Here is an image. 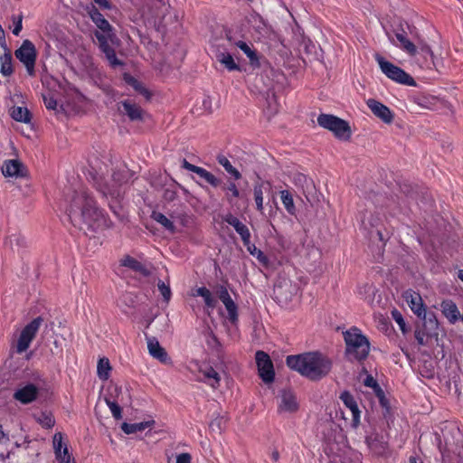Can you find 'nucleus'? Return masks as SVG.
Returning a JSON list of instances; mask_svg holds the SVG:
<instances>
[{"instance_id":"obj_1","label":"nucleus","mask_w":463,"mask_h":463,"mask_svg":"<svg viewBox=\"0 0 463 463\" xmlns=\"http://www.w3.org/2000/svg\"><path fill=\"white\" fill-rule=\"evenodd\" d=\"M68 216L71 224L85 234L109 227V220L96 206V203L86 191H80L73 197Z\"/></svg>"},{"instance_id":"obj_2","label":"nucleus","mask_w":463,"mask_h":463,"mask_svg":"<svg viewBox=\"0 0 463 463\" xmlns=\"http://www.w3.org/2000/svg\"><path fill=\"white\" fill-rule=\"evenodd\" d=\"M289 368L310 380H319L331 370V361L320 353H306L287 357Z\"/></svg>"},{"instance_id":"obj_3","label":"nucleus","mask_w":463,"mask_h":463,"mask_svg":"<svg viewBox=\"0 0 463 463\" xmlns=\"http://www.w3.org/2000/svg\"><path fill=\"white\" fill-rule=\"evenodd\" d=\"M395 39L390 35L389 39L399 48L402 49L412 57L420 56L423 61L420 62L421 67L430 68L434 63V54L430 45L423 40L419 39L416 43H411L403 31L394 33Z\"/></svg>"},{"instance_id":"obj_4","label":"nucleus","mask_w":463,"mask_h":463,"mask_svg":"<svg viewBox=\"0 0 463 463\" xmlns=\"http://www.w3.org/2000/svg\"><path fill=\"white\" fill-rule=\"evenodd\" d=\"M346 345L345 354L349 360H364L367 357L370 351L368 339L361 331L356 328H351L344 334Z\"/></svg>"},{"instance_id":"obj_5","label":"nucleus","mask_w":463,"mask_h":463,"mask_svg":"<svg viewBox=\"0 0 463 463\" xmlns=\"http://www.w3.org/2000/svg\"><path fill=\"white\" fill-rule=\"evenodd\" d=\"M338 442H329L326 449L329 463H361L359 454L351 449L345 442L344 435L339 436Z\"/></svg>"},{"instance_id":"obj_6","label":"nucleus","mask_w":463,"mask_h":463,"mask_svg":"<svg viewBox=\"0 0 463 463\" xmlns=\"http://www.w3.org/2000/svg\"><path fill=\"white\" fill-rule=\"evenodd\" d=\"M374 59L377 61L382 72L390 80L407 86H415L413 78L400 67L386 61L382 55L376 53Z\"/></svg>"},{"instance_id":"obj_7","label":"nucleus","mask_w":463,"mask_h":463,"mask_svg":"<svg viewBox=\"0 0 463 463\" xmlns=\"http://www.w3.org/2000/svg\"><path fill=\"white\" fill-rule=\"evenodd\" d=\"M317 123L320 127L331 131L339 138L346 140L351 136V129L347 122L328 114H321L317 118Z\"/></svg>"},{"instance_id":"obj_8","label":"nucleus","mask_w":463,"mask_h":463,"mask_svg":"<svg viewBox=\"0 0 463 463\" xmlns=\"http://www.w3.org/2000/svg\"><path fill=\"white\" fill-rule=\"evenodd\" d=\"M14 54L25 67L28 75L33 77L35 75V61L37 58L34 44L29 40H24Z\"/></svg>"},{"instance_id":"obj_9","label":"nucleus","mask_w":463,"mask_h":463,"mask_svg":"<svg viewBox=\"0 0 463 463\" xmlns=\"http://www.w3.org/2000/svg\"><path fill=\"white\" fill-rule=\"evenodd\" d=\"M132 177V173L128 169L126 165H122L118 171L113 173V184L108 185L107 184H97L98 189L104 195H110L112 198H117L119 196V186L123 183H127Z\"/></svg>"},{"instance_id":"obj_10","label":"nucleus","mask_w":463,"mask_h":463,"mask_svg":"<svg viewBox=\"0 0 463 463\" xmlns=\"http://www.w3.org/2000/svg\"><path fill=\"white\" fill-rule=\"evenodd\" d=\"M277 408L279 414H293L299 409L296 393L290 389H282L277 396Z\"/></svg>"},{"instance_id":"obj_11","label":"nucleus","mask_w":463,"mask_h":463,"mask_svg":"<svg viewBox=\"0 0 463 463\" xmlns=\"http://www.w3.org/2000/svg\"><path fill=\"white\" fill-rule=\"evenodd\" d=\"M42 317H38L23 328L16 344V352L18 354H22L29 348L42 325Z\"/></svg>"},{"instance_id":"obj_12","label":"nucleus","mask_w":463,"mask_h":463,"mask_svg":"<svg viewBox=\"0 0 463 463\" xmlns=\"http://www.w3.org/2000/svg\"><path fill=\"white\" fill-rule=\"evenodd\" d=\"M255 359L259 375L261 380L266 383H272L274 381L275 373L273 364L269 354L263 351H258L255 354Z\"/></svg>"},{"instance_id":"obj_13","label":"nucleus","mask_w":463,"mask_h":463,"mask_svg":"<svg viewBox=\"0 0 463 463\" xmlns=\"http://www.w3.org/2000/svg\"><path fill=\"white\" fill-rule=\"evenodd\" d=\"M366 105L371 109L373 114L378 118H380L383 122L386 124H391L392 122L393 113L387 106H385L382 102L374 99H368L366 100Z\"/></svg>"},{"instance_id":"obj_14","label":"nucleus","mask_w":463,"mask_h":463,"mask_svg":"<svg viewBox=\"0 0 463 463\" xmlns=\"http://www.w3.org/2000/svg\"><path fill=\"white\" fill-rule=\"evenodd\" d=\"M340 399L345 406L349 410L351 414L350 426L354 429L357 428L360 423L361 411L358 409L357 402L353 395L348 392H344L340 395Z\"/></svg>"},{"instance_id":"obj_15","label":"nucleus","mask_w":463,"mask_h":463,"mask_svg":"<svg viewBox=\"0 0 463 463\" xmlns=\"http://www.w3.org/2000/svg\"><path fill=\"white\" fill-rule=\"evenodd\" d=\"M404 298L411 311L420 319L426 318V309L420 295L409 290L404 293Z\"/></svg>"},{"instance_id":"obj_16","label":"nucleus","mask_w":463,"mask_h":463,"mask_svg":"<svg viewBox=\"0 0 463 463\" xmlns=\"http://www.w3.org/2000/svg\"><path fill=\"white\" fill-rule=\"evenodd\" d=\"M146 344L148 353L153 358L165 364H171V359L168 356L166 351L160 345L158 340L156 337L146 336Z\"/></svg>"},{"instance_id":"obj_17","label":"nucleus","mask_w":463,"mask_h":463,"mask_svg":"<svg viewBox=\"0 0 463 463\" xmlns=\"http://www.w3.org/2000/svg\"><path fill=\"white\" fill-rule=\"evenodd\" d=\"M182 166L188 171L195 173L213 187H217L221 183L220 179H218L212 173L203 167L189 163L186 159L183 160Z\"/></svg>"},{"instance_id":"obj_18","label":"nucleus","mask_w":463,"mask_h":463,"mask_svg":"<svg viewBox=\"0 0 463 463\" xmlns=\"http://www.w3.org/2000/svg\"><path fill=\"white\" fill-rule=\"evenodd\" d=\"M38 395V388L32 383L26 384L21 388H18L14 397L20 402L26 404L33 402Z\"/></svg>"},{"instance_id":"obj_19","label":"nucleus","mask_w":463,"mask_h":463,"mask_svg":"<svg viewBox=\"0 0 463 463\" xmlns=\"http://www.w3.org/2000/svg\"><path fill=\"white\" fill-rule=\"evenodd\" d=\"M218 297L220 300L225 306V308L228 312L229 319L232 323H235L238 319L237 314V306L234 301L232 299L228 290L224 287H221Z\"/></svg>"},{"instance_id":"obj_20","label":"nucleus","mask_w":463,"mask_h":463,"mask_svg":"<svg viewBox=\"0 0 463 463\" xmlns=\"http://www.w3.org/2000/svg\"><path fill=\"white\" fill-rule=\"evenodd\" d=\"M1 170L2 174L5 177L17 178L24 175V165L19 160L16 159L5 160L2 165Z\"/></svg>"},{"instance_id":"obj_21","label":"nucleus","mask_w":463,"mask_h":463,"mask_svg":"<svg viewBox=\"0 0 463 463\" xmlns=\"http://www.w3.org/2000/svg\"><path fill=\"white\" fill-rule=\"evenodd\" d=\"M223 220L225 222L232 225L235 229V231L240 234L243 244H247L248 240L250 239V232L248 227L232 214L225 215Z\"/></svg>"},{"instance_id":"obj_22","label":"nucleus","mask_w":463,"mask_h":463,"mask_svg":"<svg viewBox=\"0 0 463 463\" xmlns=\"http://www.w3.org/2000/svg\"><path fill=\"white\" fill-rule=\"evenodd\" d=\"M367 444L370 449L378 456H383L388 450V442L378 434L371 435L367 438Z\"/></svg>"},{"instance_id":"obj_23","label":"nucleus","mask_w":463,"mask_h":463,"mask_svg":"<svg viewBox=\"0 0 463 463\" xmlns=\"http://www.w3.org/2000/svg\"><path fill=\"white\" fill-rule=\"evenodd\" d=\"M105 397H112L114 401L120 403L122 406H128L130 404V394L128 390H123L118 385L109 387V393Z\"/></svg>"},{"instance_id":"obj_24","label":"nucleus","mask_w":463,"mask_h":463,"mask_svg":"<svg viewBox=\"0 0 463 463\" xmlns=\"http://www.w3.org/2000/svg\"><path fill=\"white\" fill-rule=\"evenodd\" d=\"M88 14L92 22L99 29V31H112V27L109 24V23L104 18V16L99 12V10L94 5L88 7Z\"/></svg>"},{"instance_id":"obj_25","label":"nucleus","mask_w":463,"mask_h":463,"mask_svg":"<svg viewBox=\"0 0 463 463\" xmlns=\"http://www.w3.org/2000/svg\"><path fill=\"white\" fill-rule=\"evenodd\" d=\"M194 297L203 298L208 313L213 311L217 304V299L213 297L212 292L205 287L196 288L193 290Z\"/></svg>"},{"instance_id":"obj_26","label":"nucleus","mask_w":463,"mask_h":463,"mask_svg":"<svg viewBox=\"0 0 463 463\" xmlns=\"http://www.w3.org/2000/svg\"><path fill=\"white\" fill-rule=\"evenodd\" d=\"M441 311L445 317L451 324H455L460 317V313L457 305L452 300H444L441 305Z\"/></svg>"},{"instance_id":"obj_27","label":"nucleus","mask_w":463,"mask_h":463,"mask_svg":"<svg viewBox=\"0 0 463 463\" xmlns=\"http://www.w3.org/2000/svg\"><path fill=\"white\" fill-rule=\"evenodd\" d=\"M200 373L203 375V381L212 388L216 389L220 385L221 377L213 367H201Z\"/></svg>"},{"instance_id":"obj_28","label":"nucleus","mask_w":463,"mask_h":463,"mask_svg":"<svg viewBox=\"0 0 463 463\" xmlns=\"http://www.w3.org/2000/svg\"><path fill=\"white\" fill-rule=\"evenodd\" d=\"M12 55L7 49H0V73L5 77L13 73Z\"/></svg>"},{"instance_id":"obj_29","label":"nucleus","mask_w":463,"mask_h":463,"mask_svg":"<svg viewBox=\"0 0 463 463\" xmlns=\"http://www.w3.org/2000/svg\"><path fill=\"white\" fill-rule=\"evenodd\" d=\"M234 45L238 47L248 57L250 63L253 67H260L259 56L255 50L250 44L243 41H237Z\"/></svg>"},{"instance_id":"obj_30","label":"nucleus","mask_w":463,"mask_h":463,"mask_svg":"<svg viewBox=\"0 0 463 463\" xmlns=\"http://www.w3.org/2000/svg\"><path fill=\"white\" fill-rule=\"evenodd\" d=\"M270 187L269 183L260 182L254 184L253 194L256 203V208L260 213L263 212V193Z\"/></svg>"},{"instance_id":"obj_31","label":"nucleus","mask_w":463,"mask_h":463,"mask_svg":"<svg viewBox=\"0 0 463 463\" xmlns=\"http://www.w3.org/2000/svg\"><path fill=\"white\" fill-rule=\"evenodd\" d=\"M154 425H155V420H146V421H142V422H137V423L124 422L121 425V429L126 434H134L137 432L143 431L147 428H152Z\"/></svg>"},{"instance_id":"obj_32","label":"nucleus","mask_w":463,"mask_h":463,"mask_svg":"<svg viewBox=\"0 0 463 463\" xmlns=\"http://www.w3.org/2000/svg\"><path fill=\"white\" fill-rule=\"evenodd\" d=\"M122 107L124 113H126L131 120H142L144 111L139 106L126 100L122 102Z\"/></svg>"},{"instance_id":"obj_33","label":"nucleus","mask_w":463,"mask_h":463,"mask_svg":"<svg viewBox=\"0 0 463 463\" xmlns=\"http://www.w3.org/2000/svg\"><path fill=\"white\" fill-rule=\"evenodd\" d=\"M216 59L229 71H240V66L235 62L233 57L229 52H219Z\"/></svg>"},{"instance_id":"obj_34","label":"nucleus","mask_w":463,"mask_h":463,"mask_svg":"<svg viewBox=\"0 0 463 463\" xmlns=\"http://www.w3.org/2000/svg\"><path fill=\"white\" fill-rule=\"evenodd\" d=\"M244 246L247 248V250L250 252V254L255 257L261 265L265 267L269 266V261L268 257L254 244L250 243V240H248V243L244 244Z\"/></svg>"},{"instance_id":"obj_35","label":"nucleus","mask_w":463,"mask_h":463,"mask_svg":"<svg viewBox=\"0 0 463 463\" xmlns=\"http://www.w3.org/2000/svg\"><path fill=\"white\" fill-rule=\"evenodd\" d=\"M11 116L19 122L28 123L31 120L30 112L24 107H14L11 110Z\"/></svg>"},{"instance_id":"obj_36","label":"nucleus","mask_w":463,"mask_h":463,"mask_svg":"<svg viewBox=\"0 0 463 463\" xmlns=\"http://www.w3.org/2000/svg\"><path fill=\"white\" fill-rule=\"evenodd\" d=\"M111 370L110 364L108 358H100L97 365V373L100 380L106 381L109 377V372Z\"/></svg>"},{"instance_id":"obj_37","label":"nucleus","mask_w":463,"mask_h":463,"mask_svg":"<svg viewBox=\"0 0 463 463\" xmlns=\"http://www.w3.org/2000/svg\"><path fill=\"white\" fill-rule=\"evenodd\" d=\"M35 420L41 424L43 428L51 429L55 424V420L51 412L41 411L34 415Z\"/></svg>"},{"instance_id":"obj_38","label":"nucleus","mask_w":463,"mask_h":463,"mask_svg":"<svg viewBox=\"0 0 463 463\" xmlns=\"http://www.w3.org/2000/svg\"><path fill=\"white\" fill-rule=\"evenodd\" d=\"M218 163L225 169V171L233 176L235 180H239L241 177V173L232 165L227 157L224 156H219L217 157Z\"/></svg>"},{"instance_id":"obj_39","label":"nucleus","mask_w":463,"mask_h":463,"mask_svg":"<svg viewBox=\"0 0 463 463\" xmlns=\"http://www.w3.org/2000/svg\"><path fill=\"white\" fill-rule=\"evenodd\" d=\"M100 50L105 54L111 67L117 68L123 65L122 61L117 58L116 52L110 44L101 47Z\"/></svg>"},{"instance_id":"obj_40","label":"nucleus","mask_w":463,"mask_h":463,"mask_svg":"<svg viewBox=\"0 0 463 463\" xmlns=\"http://www.w3.org/2000/svg\"><path fill=\"white\" fill-rule=\"evenodd\" d=\"M122 265L144 275H146L147 273L146 268L141 262L129 256H127L122 260Z\"/></svg>"},{"instance_id":"obj_41","label":"nucleus","mask_w":463,"mask_h":463,"mask_svg":"<svg viewBox=\"0 0 463 463\" xmlns=\"http://www.w3.org/2000/svg\"><path fill=\"white\" fill-rule=\"evenodd\" d=\"M280 199L281 202L287 210V212L290 214H294L296 208L293 201V197L290 193L287 190H283L280 192Z\"/></svg>"},{"instance_id":"obj_42","label":"nucleus","mask_w":463,"mask_h":463,"mask_svg":"<svg viewBox=\"0 0 463 463\" xmlns=\"http://www.w3.org/2000/svg\"><path fill=\"white\" fill-rule=\"evenodd\" d=\"M151 217L156 222L160 223L164 228L170 232L175 231V225L172 221H170L165 214L159 212H153Z\"/></svg>"},{"instance_id":"obj_43","label":"nucleus","mask_w":463,"mask_h":463,"mask_svg":"<svg viewBox=\"0 0 463 463\" xmlns=\"http://www.w3.org/2000/svg\"><path fill=\"white\" fill-rule=\"evenodd\" d=\"M104 401L108 407L109 408L113 417L117 420L121 419L122 413H121V408L122 406L120 403L117 402V401H114L112 397H105Z\"/></svg>"},{"instance_id":"obj_44","label":"nucleus","mask_w":463,"mask_h":463,"mask_svg":"<svg viewBox=\"0 0 463 463\" xmlns=\"http://www.w3.org/2000/svg\"><path fill=\"white\" fill-rule=\"evenodd\" d=\"M104 401L108 407L109 408L113 417L117 420L121 419L122 413H121V408L122 406L120 403L117 402V401H114L112 397H105Z\"/></svg>"},{"instance_id":"obj_45","label":"nucleus","mask_w":463,"mask_h":463,"mask_svg":"<svg viewBox=\"0 0 463 463\" xmlns=\"http://www.w3.org/2000/svg\"><path fill=\"white\" fill-rule=\"evenodd\" d=\"M53 449L55 453V457H61L62 455L63 448L66 445H63V435L61 432H57L54 434L52 438Z\"/></svg>"},{"instance_id":"obj_46","label":"nucleus","mask_w":463,"mask_h":463,"mask_svg":"<svg viewBox=\"0 0 463 463\" xmlns=\"http://www.w3.org/2000/svg\"><path fill=\"white\" fill-rule=\"evenodd\" d=\"M95 36L99 42V48L106 47V45L110 44V43L113 41L112 31L96 32Z\"/></svg>"},{"instance_id":"obj_47","label":"nucleus","mask_w":463,"mask_h":463,"mask_svg":"<svg viewBox=\"0 0 463 463\" xmlns=\"http://www.w3.org/2000/svg\"><path fill=\"white\" fill-rule=\"evenodd\" d=\"M124 80L125 81L130 85L131 87H133L134 90H136L137 91L146 95L147 93L146 90L144 88V86L142 85L141 82H139L137 79H135L134 77L128 75V74H125L124 75Z\"/></svg>"},{"instance_id":"obj_48","label":"nucleus","mask_w":463,"mask_h":463,"mask_svg":"<svg viewBox=\"0 0 463 463\" xmlns=\"http://www.w3.org/2000/svg\"><path fill=\"white\" fill-rule=\"evenodd\" d=\"M157 288L165 301H169L172 296L170 286L165 281L158 280Z\"/></svg>"},{"instance_id":"obj_49","label":"nucleus","mask_w":463,"mask_h":463,"mask_svg":"<svg viewBox=\"0 0 463 463\" xmlns=\"http://www.w3.org/2000/svg\"><path fill=\"white\" fill-rule=\"evenodd\" d=\"M392 317L397 323V325L399 326V328L402 331V333H406L407 332L406 323H405V320H404L402 315L401 314V312L398 311L397 309H393L392 311Z\"/></svg>"},{"instance_id":"obj_50","label":"nucleus","mask_w":463,"mask_h":463,"mask_svg":"<svg viewBox=\"0 0 463 463\" xmlns=\"http://www.w3.org/2000/svg\"><path fill=\"white\" fill-rule=\"evenodd\" d=\"M43 99L45 107L50 110H57L58 109V102L53 98V96L50 93L43 94Z\"/></svg>"},{"instance_id":"obj_51","label":"nucleus","mask_w":463,"mask_h":463,"mask_svg":"<svg viewBox=\"0 0 463 463\" xmlns=\"http://www.w3.org/2000/svg\"><path fill=\"white\" fill-rule=\"evenodd\" d=\"M364 383L365 386L372 388L377 395L383 392L376 380L372 375H367L364 380Z\"/></svg>"},{"instance_id":"obj_52","label":"nucleus","mask_w":463,"mask_h":463,"mask_svg":"<svg viewBox=\"0 0 463 463\" xmlns=\"http://www.w3.org/2000/svg\"><path fill=\"white\" fill-rule=\"evenodd\" d=\"M56 459L59 461V463H74L69 453L67 446L63 448L62 455L61 457H56Z\"/></svg>"},{"instance_id":"obj_53","label":"nucleus","mask_w":463,"mask_h":463,"mask_svg":"<svg viewBox=\"0 0 463 463\" xmlns=\"http://www.w3.org/2000/svg\"><path fill=\"white\" fill-rule=\"evenodd\" d=\"M9 444L10 439L8 434L5 433L2 430V426H0V447H3L5 450L7 451Z\"/></svg>"},{"instance_id":"obj_54","label":"nucleus","mask_w":463,"mask_h":463,"mask_svg":"<svg viewBox=\"0 0 463 463\" xmlns=\"http://www.w3.org/2000/svg\"><path fill=\"white\" fill-rule=\"evenodd\" d=\"M191 455L188 453H181L176 457V463H191Z\"/></svg>"},{"instance_id":"obj_55","label":"nucleus","mask_w":463,"mask_h":463,"mask_svg":"<svg viewBox=\"0 0 463 463\" xmlns=\"http://www.w3.org/2000/svg\"><path fill=\"white\" fill-rule=\"evenodd\" d=\"M222 420L221 418H217L213 420L210 425L211 429L213 430L221 431L222 430Z\"/></svg>"},{"instance_id":"obj_56","label":"nucleus","mask_w":463,"mask_h":463,"mask_svg":"<svg viewBox=\"0 0 463 463\" xmlns=\"http://www.w3.org/2000/svg\"><path fill=\"white\" fill-rule=\"evenodd\" d=\"M22 31V17L19 16L17 18V21L15 22V24H14V27L13 29V33L14 35H19V33H21Z\"/></svg>"},{"instance_id":"obj_57","label":"nucleus","mask_w":463,"mask_h":463,"mask_svg":"<svg viewBox=\"0 0 463 463\" xmlns=\"http://www.w3.org/2000/svg\"><path fill=\"white\" fill-rule=\"evenodd\" d=\"M228 190L232 193L233 197L237 198L240 196V192L234 183H230L228 184Z\"/></svg>"},{"instance_id":"obj_58","label":"nucleus","mask_w":463,"mask_h":463,"mask_svg":"<svg viewBox=\"0 0 463 463\" xmlns=\"http://www.w3.org/2000/svg\"><path fill=\"white\" fill-rule=\"evenodd\" d=\"M415 338L418 342L419 345H425V342H424V334L420 331H416L415 332Z\"/></svg>"},{"instance_id":"obj_59","label":"nucleus","mask_w":463,"mask_h":463,"mask_svg":"<svg viewBox=\"0 0 463 463\" xmlns=\"http://www.w3.org/2000/svg\"><path fill=\"white\" fill-rule=\"evenodd\" d=\"M97 5H99L101 8L110 9V4L108 0H93Z\"/></svg>"},{"instance_id":"obj_60","label":"nucleus","mask_w":463,"mask_h":463,"mask_svg":"<svg viewBox=\"0 0 463 463\" xmlns=\"http://www.w3.org/2000/svg\"><path fill=\"white\" fill-rule=\"evenodd\" d=\"M0 49H7L5 45V31L0 25Z\"/></svg>"},{"instance_id":"obj_61","label":"nucleus","mask_w":463,"mask_h":463,"mask_svg":"<svg viewBox=\"0 0 463 463\" xmlns=\"http://www.w3.org/2000/svg\"><path fill=\"white\" fill-rule=\"evenodd\" d=\"M67 93H68L69 96H71L73 99L76 98V97H79L78 91L74 88H71V87H69V90H67Z\"/></svg>"},{"instance_id":"obj_62","label":"nucleus","mask_w":463,"mask_h":463,"mask_svg":"<svg viewBox=\"0 0 463 463\" xmlns=\"http://www.w3.org/2000/svg\"><path fill=\"white\" fill-rule=\"evenodd\" d=\"M271 457H272V459H274L275 461H277L279 458V454L278 451H273L272 454H271Z\"/></svg>"},{"instance_id":"obj_63","label":"nucleus","mask_w":463,"mask_h":463,"mask_svg":"<svg viewBox=\"0 0 463 463\" xmlns=\"http://www.w3.org/2000/svg\"><path fill=\"white\" fill-rule=\"evenodd\" d=\"M458 277L461 281H463V269L458 270Z\"/></svg>"},{"instance_id":"obj_64","label":"nucleus","mask_w":463,"mask_h":463,"mask_svg":"<svg viewBox=\"0 0 463 463\" xmlns=\"http://www.w3.org/2000/svg\"><path fill=\"white\" fill-rule=\"evenodd\" d=\"M410 463H418V461H417L416 458L411 457L410 458Z\"/></svg>"}]
</instances>
